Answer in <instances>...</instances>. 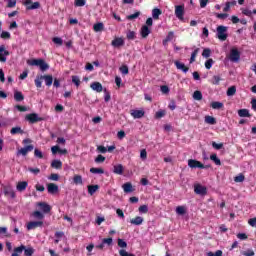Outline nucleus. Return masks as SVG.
Masks as SVG:
<instances>
[{
    "label": "nucleus",
    "mask_w": 256,
    "mask_h": 256,
    "mask_svg": "<svg viewBox=\"0 0 256 256\" xmlns=\"http://www.w3.org/2000/svg\"><path fill=\"white\" fill-rule=\"evenodd\" d=\"M27 65H30L31 67H40V70L42 71H47V69H49V64L41 58L27 60Z\"/></svg>",
    "instance_id": "1"
},
{
    "label": "nucleus",
    "mask_w": 256,
    "mask_h": 256,
    "mask_svg": "<svg viewBox=\"0 0 256 256\" xmlns=\"http://www.w3.org/2000/svg\"><path fill=\"white\" fill-rule=\"evenodd\" d=\"M228 27L220 25L216 28V35L219 41H227V38L229 37V34H227Z\"/></svg>",
    "instance_id": "2"
},
{
    "label": "nucleus",
    "mask_w": 256,
    "mask_h": 256,
    "mask_svg": "<svg viewBox=\"0 0 256 256\" xmlns=\"http://www.w3.org/2000/svg\"><path fill=\"white\" fill-rule=\"evenodd\" d=\"M26 121H29L32 125L35 123H39V121H45V118L39 117L37 113H30L26 115Z\"/></svg>",
    "instance_id": "3"
},
{
    "label": "nucleus",
    "mask_w": 256,
    "mask_h": 256,
    "mask_svg": "<svg viewBox=\"0 0 256 256\" xmlns=\"http://www.w3.org/2000/svg\"><path fill=\"white\" fill-rule=\"evenodd\" d=\"M11 55V52L7 50L5 45H0V63H7V57Z\"/></svg>",
    "instance_id": "4"
},
{
    "label": "nucleus",
    "mask_w": 256,
    "mask_h": 256,
    "mask_svg": "<svg viewBox=\"0 0 256 256\" xmlns=\"http://www.w3.org/2000/svg\"><path fill=\"white\" fill-rule=\"evenodd\" d=\"M229 59L232 61V63H237L239 59H241V52H239L237 48H232L230 50Z\"/></svg>",
    "instance_id": "5"
},
{
    "label": "nucleus",
    "mask_w": 256,
    "mask_h": 256,
    "mask_svg": "<svg viewBox=\"0 0 256 256\" xmlns=\"http://www.w3.org/2000/svg\"><path fill=\"white\" fill-rule=\"evenodd\" d=\"M175 16L179 21H183L185 16V6L184 5H176L175 6Z\"/></svg>",
    "instance_id": "6"
},
{
    "label": "nucleus",
    "mask_w": 256,
    "mask_h": 256,
    "mask_svg": "<svg viewBox=\"0 0 256 256\" xmlns=\"http://www.w3.org/2000/svg\"><path fill=\"white\" fill-rule=\"evenodd\" d=\"M24 5L26 6V9L28 11H31L33 9H39L41 7V3L34 2L32 0H24Z\"/></svg>",
    "instance_id": "7"
},
{
    "label": "nucleus",
    "mask_w": 256,
    "mask_h": 256,
    "mask_svg": "<svg viewBox=\"0 0 256 256\" xmlns=\"http://www.w3.org/2000/svg\"><path fill=\"white\" fill-rule=\"evenodd\" d=\"M194 193H196V195H207V187L201 184H195Z\"/></svg>",
    "instance_id": "8"
},
{
    "label": "nucleus",
    "mask_w": 256,
    "mask_h": 256,
    "mask_svg": "<svg viewBox=\"0 0 256 256\" xmlns=\"http://www.w3.org/2000/svg\"><path fill=\"white\" fill-rule=\"evenodd\" d=\"M27 230L33 231V229H37L38 227H43V221H30L27 223Z\"/></svg>",
    "instance_id": "9"
},
{
    "label": "nucleus",
    "mask_w": 256,
    "mask_h": 256,
    "mask_svg": "<svg viewBox=\"0 0 256 256\" xmlns=\"http://www.w3.org/2000/svg\"><path fill=\"white\" fill-rule=\"evenodd\" d=\"M3 191L6 197H11V199H15V197H17L15 190H13V187L11 186H4Z\"/></svg>",
    "instance_id": "10"
},
{
    "label": "nucleus",
    "mask_w": 256,
    "mask_h": 256,
    "mask_svg": "<svg viewBox=\"0 0 256 256\" xmlns=\"http://www.w3.org/2000/svg\"><path fill=\"white\" fill-rule=\"evenodd\" d=\"M174 65L178 71H182L183 73H188L189 72V67L185 65V63H182L179 60L174 61Z\"/></svg>",
    "instance_id": "11"
},
{
    "label": "nucleus",
    "mask_w": 256,
    "mask_h": 256,
    "mask_svg": "<svg viewBox=\"0 0 256 256\" xmlns=\"http://www.w3.org/2000/svg\"><path fill=\"white\" fill-rule=\"evenodd\" d=\"M37 206L40 208V211L43 213H51V206L47 202H38Z\"/></svg>",
    "instance_id": "12"
},
{
    "label": "nucleus",
    "mask_w": 256,
    "mask_h": 256,
    "mask_svg": "<svg viewBox=\"0 0 256 256\" xmlns=\"http://www.w3.org/2000/svg\"><path fill=\"white\" fill-rule=\"evenodd\" d=\"M47 191L50 195H55V193H59V186L55 183L47 184Z\"/></svg>",
    "instance_id": "13"
},
{
    "label": "nucleus",
    "mask_w": 256,
    "mask_h": 256,
    "mask_svg": "<svg viewBox=\"0 0 256 256\" xmlns=\"http://www.w3.org/2000/svg\"><path fill=\"white\" fill-rule=\"evenodd\" d=\"M151 34V29H149V26L143 25L140 30V35L143 39H147L149 35Z\"/></svg>",
    "instance_id": "14"
},
{
    "label": "nucleus",
    "mask_w": 256,
    "mask_h": 256,
    "mask_svg": "<svg viewBox=\"0 0 256 256\" xmlns=\"http://www.w3.org/2000/svg\"><path fill=\"white\" fill-rule=\"evenodd\" d=\"M188 166L191 169H205V165H203V163L199 162V161H188Z\"/></svg>",
    "instance_id": "15"
},
{
    "label": "nucleus",
    "mask_w": 256,
    "mask_h": 256,
    "mask_svg": "<svg viewBox=\"0 0 256 256\" xmlns=\"http://www.w3.org/2000/svg\"><path fill=\"white\" fill-rule=\"evenodd\" d=\"M31 216L33 217V219H36L37 221H43L45 219V214H43L39 210L32 212Z\"/></svg>",
    "instance_id": "16"
},
{
    "label": "nucleus",
    "mask_w": 256,
    "mask_h": 256,
    "mask_svg": "<svg viewBox=\"0 0 256 256\" xmlns=\"http://www.w3.org/2000/svg\"><path fill=\"white\" fill-rule=\"evenodd\" d=\"M123 171H125V168L121 164H116L113 166V173L115 175H123Z\"/></svg>",
    "instance_id": "17"
},
{
    "label": "nucleus",
    "mask_w": 256,
    "mask_h": 256,
    "mask_svg": "<svg viewBox=\"0 0 256 256\" xmlns=\"http://www.w3.org/2000/svg\"><path fill=\"white\" fill-rule=\"evenodd\" d=\"M28 185H29V183H27V181H20L17 183L16 189H17V191L22 193V191H25V189H27Z\"/></svg>",
    "instance_id": "18"
},
{
    "label": "nucleus",
    "mask_w": 256,
    "mask_h": 256,
    "mask_svg": "<svg viewBox=\"0 0 256 256\" xmlns=\"http://www.w3.org/2000/svg\"><path fill=\"white\" fill-rule=\"evenodd\" d=\"M40 79H44L45 85L47 87H51V85H53V76L52 75H43V76H40Z\"/></svg>",
    "instance_id": "19"
},
{
    "label": "nucleus",
    "mask_w": 256,
    "mask_h": 256,
    "mask_svg": "<svg viewBox=\"0 0 256 256\" xmlns=\"http://www.w3.org/2000/svg\"><path fill=\"white\" fill-rule=\"evenodd\" d=\"M90 87L93 91H96L97 93H101V91H103V85L100 82H93Z\"/></svg>",
    "instance_id": "20"
},
{
    "label": "nucleus",
    "mask_w": 256,
    "mask_h": 256,
    "mask_svg": "<svg viewBox=\"0 0 256 256\" xmlns=\"http://www.w3.org/2000/svg\"><path fill=\"white\" fill-rule=\"evenodd\" d=\"M131 115L134 117V119H141L145 117V111L143 110H133L131 112Z\"/></svg>",
    "instance_id": "21"
},
{
    "label": "nucleus",
    "mask_w": 256,
    "mask_h": 256,
    "mask_svg": "<svg viewBox=\"0 0 256 256\" xmlns=\"http://www.w3.org/2000/svg\"><path fill=\"white\" fill-rule=\"evenodd\" d=\"M51 151L53 155H57V153H59L60 155H65L67 153L66 149H61L59 146H53L51 148Z\"/></svg>",
    "instance_id": "22"
},
{
    "label": "nucleus",
    "mask_w": 256,
    "mask_h": 256,
    "mask_svg": "<svg viewBox=\"0 0 256 256\" xmlns=\"http://www.w3.org/2000/svg\"><path fill=\"white\" fill-rule=\"evenodd\" d=\"M25 249V245H20L19 247L14 248L13 253L11 256H21Z\"/></svg>",
    "instance_id": "23"
},
{
    "label": "nucleus",
    "mask_w": 256,
    "mask_h": 256,
    "mask_svg": "<svg viewBox=\"0 0 256 256\" xmlns=\"http://www.w3.org/2000/svg\"><path fill=\"white\" fill-rule=\"evenodd\" d=\"M112 47H123L125 45V40L123 38H116L111 43Z\"/></svg>",
    "instance_id": "24"
},
{
    "label": "nucleus",
    "mask_w": 256,
    "mask_h": 256,
    "mask_svg": "<svg viewBox=\"0 0 256 256\" xmlns=\"http://www.w3.org/2000/svg\"><path fill=\"white\" fill-rule=\"evenodd\" d=\"M93 29L95 33H100V31H103L105 29V25L103 24V22H98L93 25Z\"/></svg>",
    "instance_id": "25"
},
{
    "label": "nucleus",
    "mask_w": 256,
    "mask_h": 256,
    "mask_svg": "<svg viewBox=\"0 0 256 256\" xmlns=\"http://www.w3.org/2000/svg\"><path fill=\"white\" fill-rule=\"evenodd\" d=\"M29 151H33V145H28L24 148H21L18 153L19 155H27Z\"/></svg>",
    "instance_id": "26"
},
{
    "label": "nucleus",
    "mask_w": 256,
    "mask_h": 256,
    "mask_svg": "<svg viewBox=\"0 0 256 256\" xmlns=\"http://www.w3.org/2000/svg\"><path fill=\"white\" fill-rule=\"evenodd\" d=\"M130 223L132 225H143V217L141 216H136L135 218L130 220Z\"/></svg>",
    "instance_id": "27"
},
{
    "label": "nucleus",
    "mask_w": 256,
    "mask_h": 256,
    "mask_svg": "<svg viewBox=\"0 0 256 256\" xmlns=\"http://www.w3.org/2000/svg\"><path fill=\"white\" fill-rule=\"evenodd\" d=\"M14 99L17 102H21L25 99V96L23 95V92L21 91H15L14 92Z\"/></svg>",
    "instance_id": "28"
},
{
    "label": "nucleus",
    "mask_w": 256,
    "mask_h": 256,
    "mask_svg": "<svg viewBox=\"0 0 256 256\" xmlns=\"http://www.w3.org/2000/svg\"><path fill=\"white\" fill-rule=\"evenodd\" d=\"M124 193H133V184L131 182H127L123 184Z\"/></svg>",
    "instance_id": "29"
},
{
    "label": "nucleus",
    "mask_w": 256,
    "mask_h": 256,
    "mask_svg": "<svg viewBox=\"0 0 256 256\" xmlns=\"http://www.w3.org/2000/svg\"><path fill=\"white\" fill-rule=\"evenodd\" d=\"M99 191V185H89L88 186V193L89 195H95Z\"/></svg>",
    "instance_id": "30"
},
{
    "label": "nucleus",
    "mask_w": 256,
    "mask_h": 256,
    "mask_svg": "<svg viewBox=\"0 0 256 256\" xmlns=\"http://www.w3.org/2000/svg\"><path fill=\"white\" fill-rule=\"evenodd\" d=\"M11 135H23L25 132L23 131V129H21V127H13L10 130Z\"/></svg>",
    "instance_id": "31"
},
{
    "label": "nucleus",
    "mask_w": 256,
    "mask_h": 256,
    "mask_svg": "<svg viewBox=\"0 0 256 256\" xmlns=\"http://www.w3.org/2000/svg\"><path fill=\"white\" fill-rule=\"evenodd\" d=\"M205 123L208 125H216L217 124V119L213 116H205Z\"/></svg>",
    "instance_id": "32"
},
{
    "label": "nucleus",
    "mask_w": 256,
    "mask_h": 256,
    "mask_svg": "<svg viewBox=\"0 0 256 256\" xmlns=\"http://www.w3.org/2000/svg\"><path fill=\"white\" fill-rule=\"evenodd\" d=\"M163 14V11H161V9L159 8H154L152 10V17L153 19H159V16Z\"/></svg>",
    "instance_id": "33"
},
{
    "label": "nucleus",
    "mask_w": 256,
    "mask_h": 256,
    "mask_svg": "<svg viewBox=\"0 0 256 256\" xmlns=\"http://www.w3.org/2000/svg\"><path fill=\"white\" fill-rule=\"evenodd\" d=\"M126 37L128 41H134V39H137V33H135V31L129 30L126 34Z\"/></svg>",
    "instance_id": "34"
},
{
    "label": "nucleus",
    "mask_w": 256,
    "mask_h": 256,
    "mask_svg": "<svg viewBox=\"0 0 256 256\" xmlns=\"http://www.w3.org/2000/svg\"><path fill=\"white\" fill-rule=\"evenodd\" d=\"M90 173H93L94 175H103L105 173V170L103 168H90Z\"/></svg>",
    "instance_id": "35"
},
{
    "label": "nucleus",
    "mask_w": 256,
    "mask_h": 256,
    "mask_svg": "<svg viewBox=\"0 0 256 256\" xmlns=\"http://www.w3.org/2000/svg\"><path fill=\"white\" fill-rule=\"evenodd\" d=\"M73 183L74 185H83V177L81 175H74Z\"/></svg>",
    "instance_id": "36"
},
{
    "label": "nucleus",
    "mask_w": 256,
    "mask_h": 256,
    "mask_svg": "<svg viewBox=\"0 0 256 256\" xmlns=\"http://www.w3.org/2000/svg\"><path fill=\"white\" fill-rule=\"evenodd\" d=\"M193 99L195 101H201L203 99V93H201V91H199V90L194 91Z\"/></svg>",
    "instance_id": "37"
},
{
    "label": "nucleus",
    "mask_w": 256,
    "mask_h": 256,
    "mask_svg": "<svg viewBox=\"0 0 256 256\" xmlns=\"http://www.w3.org/2000/svg\"><path fill=\"white\" fill-rule=\"evenodd\" d=\"M239 117H251V113L247 109H240L238 110Z\"/></svg>",
    "instance_id": "38"
},
{
    "label": "nucleus",
    "mask_w": 256,
    "mask_h": 256,
    "mask_svg": "<svg viewBox=\"0 0 256 256\" xmlns=\"http://www.w3.org/2000/svg\"><path fill=\"white\" fill-rule=\"evenodd\" d=\"M221 81H223V79L221 78V76L219 75H214L212 77L211 83L212 85H219L221 83Z\"/></svg>",
    "instance_id": "39"
},
{
    "label": "nucleus",
    "mask_w": 256,
    "mask_h": 256,
    "mask_svg": "<svg viewBox=\"0 0 256 256\" xmlns=\"http://www.w3.org/2000/svg\"><path fill=\"white\" fill-rule=\"evenodd\" d=\"M235 93H237V87L231 86V87L228 88V90L226 92V95L228 97H233V95H235Z\"/></svg>",
    "instance_id": "40"
},
{
    "label": "nucleus",
    "mask_w": 256,
    "mask_h": 256,
    "mask_svg": "<svg viewBox=\"0 0 256 256\" xmlns=\"http://www.w3.org/2000/svg\"><path fill=\"white\" fill-rule=\"evenodd\" d=\"M210 106L212 107V109H223L224 107L223 102H217V101L212 102Z\"/></svg>",
    "instance_id": "41"
},
{
    "label": "nucleus",
    "mask_w": 256,
    "mask_h": 256,
    "mask_svg": "<svg viewBox=\"0 0 256 256\" xmlns=\"http://www.w3.org/2000/svg\"><path fill=\"white\" fill-rule=\"evenodd\" d=\"M176 213L177 215H185V213H187V209L185 206H178L176 207Z\"/></svg>",
    "instance_id": "42"
},
{
    "label": "nucleus",
    "mask_w": 256,
    "mask_h": 256,
    "mask_svg": "<svg viewBox=\"0 0 256 256\" xmlns=\"http://www.w3.org/2000/svg\"><path fill=\"white\" fill-rule=\"evenodd\" d=\"M197 55H199V48H196L190 57V63H195V59H197Z\"/></svg>",
    "instance_id": "43"
},
{
    "label": "nucleus",
    "mask_w": 256,
    "mask_h": 256,
    "mask_svg": "<svg viewBox=\"0 0 256 256\" xmlns=\"http://www.w3.org/2000/svg\"><path fill=\"white\" fill-rule=\"evenodd\" d=\"M141 15L140 11L135 12L134 14H130L126 17L128 21H133L134 19H137Z\"/></svg>",
    "instance_id": "44"
},
{
    "label": "nucleus",
    "mask_w": 256,
    "mask_h": 256,
    "mask_svg": "<svg viewBox=\"0 0 256 256\" xmlns=\"http://www.w3.org/2000/svg\"><path fill=\"white\" fill-rule=\"evenodd\" d=\"M51 167L53 169H61V167H63V163L61 161H52Z\"/></svg>",
    "instance_id": "45"
},
{
    "label": "nucleus",
    "mask_w": 256,
    "mask_h": 256,
    "mask_svg": "<svg viewBox=\"0 0 256 256\" xmlns=\"http://www.w3.org/2000/svg\"><path fill=\"white\" fill-rule=\"evenodd\" d=\"M33 253H35V249H33L31 247L27 248L25 246V249H24V255L25 256H33Z\"/></svg>",
    "instance_id": "46"
},
{
    "label": "nucleus",
    "mask_w": 256,
    "mask_h": 256,
    "mask_svg": "<svg viewBox=\"0 0 256 256\" xmlns=\"http://www.w3.org/2000/svg\"><path fill=\"white\" fill-rule=\"evenodd\" d=\"M214 64H215V60H213L212 58H209L208 60H206L204 65L206 69H211V67H213Z\"/></svg>",
    "instance_id": "47"
},
{
    "label": "nucleus",
    "mask_w": 256,
    "mask_h": 256,
    "mask_svg": "<svg viewBox=\"0 0 256 256\" xmlns=\"http://www.w3.org/2000/svg\"><path fill=\"white\" fill-rule=\"evenodd\" d=\"M87 1L86 0H75L74 5L75 7H85Z\"/></svg>",
    "instance_id": "48"
},
{
    "label": "nucleus",
    "mask_w": 256,
    "mask_h": 256,
    "mask_svg": "<svg viewBox=\"0 0 256 256\" xmlns=\"http://www.w3.org/2000/svg\"><path fill=\"white\" fill-rule=\"evenodd\" d=\"M202 57L209 59V57H211V49L205 48L202 52Z\"/></svg>",
    "instance_id": "49"
},
{
    "label": "nucleus",
    "mask_w": 256,
    "mask_h": 256,
    "mask_svg": "<svg viewBox=\"0 0 256 256\" xmlns=\"http://www.w3.org/2000/svg\"><path fill=\"white\" fill-rule=\"evenodd\" d=\"M235 183H243L245 181V175L239 174L238 176L234 177Z\"/></svg>",
    "instance_id": "50"
},
{
    "label": "nucleus",
    "mask_w": 256,
    "mask_h": 256,
    "mask_svg": "<svg viewBox=\"0 0 256 256\" xmlns=\"http://www.w3.org/2000/svg\"><path fill=\"white\" fill-rule=\"evenodd\" d=\"M122 75H129V67L127 65H123L119 68Z\"/></svg>",
    "instance_id": "51"
},
{
    "label": "nucleus",
    "mask_w": 256,
    "mask_h": 256,
    "mask_svg": "<svg viewBox=\"0 0 256 256\" xmlns=\"http://www.w3.org/2000/svg\"><path fill=\"white\" fill-rule=\"evenodd\" d=\"M53 43H55V45H59V47H61V45H63V39L60 37H54L52 38Z\"/></svg>",
    "instance_id": "52"
},
{
    "label": "nucleus",
    "mask_w": 256,
    "mask_h": 256,
    "mask_svg": "<svg viewBox=\"0 0 256 256\" xmlns=\"http://www.w3.org/2000/svg\"><path fill=\"white\" fill-rule=\"evenodd\" d=\"M72 83H74L76 87H79V85H81V79L79 76H72Z\"/></svg>",
    "instance_id": "53"
},
{
    "label": "nucleus",
    "mask_w": 256,
    "mask_h": 256,
    "mask_svg": "<svg viewBox=\"0 0 256 256\" xmlns=\"http://www.w3.org/2000/svg\"><path fill=\"white\" fill-rule=\"evenodd\" d=\"M139 213H149V206L147 205H142L138 208Z\"/></svg>",
    "instance_id": "54"
},
{
    "label": "nucleus",
    "mask_w": 256,
    "mask_h": 256,
    "mask_svg": "<svg viewBox=\"0 0 256 256\" xmlns=\"http://www.w3.org/2000/svg\"><path fill=\"white\" fill-rule=\"evenodd\" d=\"M34 156L37 158V159H43V152H41V150L39 149H35L34 150Z\"/></svg>",
    "instance_id": "55"
},
{
    "label": "nucleus",
    "mask_w": 256,
    "mask_h": 256,
    "mask_svg": "<svg viewBox=\"0 0 256 256\" xmlns=\"http://www.w3.org/2000/svg\"><path fill=\"white\" fill-rule=\"evenodd\" d=\"M0 37L1 39H11V33H9L8 31H2Z\"/></svg>",
    "instance_id": "56"
},
{
    "label": "nucleus",
    "mask_w": 256,
    "mask_h": 256,
    "mask_svg": "<svg viewBox=\"0 0 256 256\" xmlns=\"http://www.w3.org/2000/svg\"><path fill=\"white\" fill-rule=\"evenodd\" d=\"M118 247H121L122 249L127 248V242H125V240L119 238L118 239Z\"/></svg>",
    "instance_id": "57"
},
{
    "label": "nucleus",
    "mask_w": 256,
    "mask_h": 256,
    "mask_svg": "<svg viewBox=\"0 0 256 256\" xmlns=\"http://www.w3.org/2000/svg\"><path fill=\"white\" fill-rule=\"evenodd\" d=\"M102 243H103L104 245H108V247H109V246L113 245V238H104V239L102 240Z\"/></svg>",
    "instance_id": "58"
},
{
    "label": "nucleus",
    "mask_w": 256,
    "mask_h": 256,
    "mask_svg": "<svg viewBox=\"0 0 256 256\" xmlns=\"http://www.w3.org/2000/svg\"><path fill=\"white\" fill-rule=\"evenodd\" d=\"M97 151H98V153L105 154V153H107V147H105L103 145H99V146H97Z\"/></svg>",
    "instance_id": "59"
},
{
    "label": "nucleus",
    "mask_w": 256,
    "mask_h": 256,
    "mask_svg": "<svg viewBox=\"0 0 256 256\" xmlns=\"http://www.w3.org/2000/svg\"><path fill=\"white\" fill-rule=\"evenodd\" d=\"M119 255L120 256H135V254H131V253L127 252L125 249L119 250Z\"/></svg>",
    "instance_id": "60"
},
{
    "label": "nucleus",
    "mask_w": 256,
    "mask_h": 256,
    "mask_svg": "<svg viewBox=\"0 0 256 256\" xmlns=\"http://www.w3.org/2000/svg\"><path fill=\"white\" fill-rule=\"evenodd\" d=\"M207 256H223V251L217 250L215 253L213 252H208Z\"/></svg>",
    "instance_id": "61"
},
{
    "label": "nucleus",
    "mask_w": 256,
    "mask_h": 256,
    "mask_svg": "<svg viewBox=\"0 0 256 256\" xmlns=\"http://www.w3.org/2000/svg\"><path fill=\"white\" fill-rule=\"evenodd\" d=\"M242 255H244V256H255V252L251 249H248L246 251H243Z\"/></svg>",
    "instance_id": "62"
},
{
    "label": "nucleus",
    "mask_w": 256,
    "mask_h": 256,
    "mask_svg": "<svg viewBox=\"0 0 256 256\" xmlns=\"http://www.w3.org/2000/svg\"><path fill=\"white\" fill-rule=\"evenodd\" d=\"M212 147L213 149H217V151H219L223 147V143L212 142Z\"/></svg>",
    "instance_id": "63"
},
{
    "label": "nucleus",
    "mask_w": 256,
    "mask_h": 256,
    "mask_svg": "<svg viewBox=\"0 0 256 256\" xmlns=\"http://www.w3.org/2000/svg\"><path fill=\"white\" fill-rule=\"evenodd\" d=\"M165 115V110H160L156 112L155 117L156 119H161Z\"/></svg>",
    "instance_id": "64"
}]
</instances>
